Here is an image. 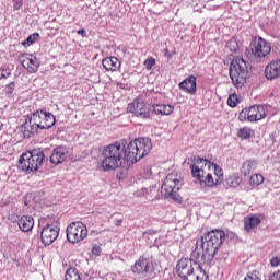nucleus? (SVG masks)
Returning a JSON list of instances; mask_svg holds the SVG:
<instances>
[{
  "instance_id": "nucleus-1",
  "label": "nucleus",
  "mask_w": 280,
  "mask_h": 280,
  "mask_svg": "<svg viewBox=\"0 0 280 280\" xmlns=\"http://www.w3.org/2000/svg\"><path fill=\"white\" fill-rule=\"evenodd\" d=\"M124 143H126V140L116 141L103 149L101 167L104 172L119 170L126 163L135 165L152 151V140L150 138H138L131 140L127 145Z\"/></svg>"
},
{
  "instance_id": "nucleus-2",
  "label": "nucleus",
  "mask_w": 280,
  "mask_h": 280,
  "mask_svg": "<svg viewBox=\"0 0 280 280\" xmlns=\"http://www.w3.org/2000/svg\"><path fill=\"white\" fill-rule=\"evenodd\" d=\"M184 165H189L192 178H196L201 184L203 183L206 187H215V185H222L221 183H218V179H213V175L211 173H209L205 178V167L210 165L209 160L197 156L186 158L184 160Z\"/></svg>"
},
{
  "instance_id": "nucleus-3",
  "label": "nucleus",
  "mask_w": 280,
  "mask_h": 280,
  "mask_svg": "<svg viewBox=\"0 0 280 280\" xmlns=\"http://www.w3.org/2000/svg\"><path fill=\"white\" fill-rule=\"evenodd\" d=\"M224 240H226V233L224 231L212 230L201 236L200 241H197V246H200L202 250H207L212 257H215Z\"/></svg>"
},
{
  "instance_id": "nucleus-4",
  "label": "nucleus",
  "mask_w": 280,
  "mask_h": 280,
  "mask_svg": "<svg viewBox=\"0 0 280 280\" xmlns=\"http://www.w3.org/2000/svg\"><path fill=\"white\" fill-rule=\"evenodd\" d=\"M43 161H45V153L40 149H34L26 153H23L19 161V170L22 172H36L38 167L43 166Z\"/></svg>"
},
{
  "instance_id": "nucleus-5",
  "label": "nucleus",
  "mask_w": 280,
  "mask_h": 280,
  "mask_svg": "<svg viewBox=\"0 0 280 280\" xmlns=\"http://www.w3.org/2000/svg\"><path fill=\"white\" fill-rule=\"evenodd\" d=\"M230 78L236 89H242V86L246 84V78H248V63L244 58L237 57L232 61L230 66Z\"/></svg>"
},
{
  "instance_id": "nucleus-6",
  "label": "nucleus",
  "mask_w": 280,
  "mask_h": 280,
  "mask_svg": "<svg viewBox=\"0 0 280 280\" xmlns=\"http://www.w3.org/2000/svg\"><path fill=\"white\" fill-rule=\"evenodd\" d=\"M183 187V176L178 173H171L166 176L161 187V195L164 198H172V200H178V191Z\"/></svg>"
},
{
  "instance_id": "nucleus-7",
  "label": "nucleus",
  "mask_w": 280,
  "mask_h": 280,
  "mask_svg": "<svg viewBox=\"0 0 280 280\" xmlns=\"http://www.w3.org/2000/svg\"><path fill=\"white\" fill-rule=\"evenodd\" d=\"M67 240L70 244H80L83 240H86L89 235V230L86 229V224L77 221L72 222L67 226L66 230Z\"/></svg>"
},
{
  "instance_id": "nucleus-8",
  "label": "nucleus",
  "mask_w": 280,
  "mask_h": 280,
  "mask_svg": "<svg viewBox=\"0 0 280 280\" xmlns=\"http://www.w3.org/2000/svg\"><path fill=\"white\" fill-rule=\"evenodd\" d=\"M249 49L254 58L261 60L266 56H270L272 45L262 37L255 38L250 42Z\"/></svg>"
},
{
  "instance_id": "nucleus-9",
  "label": "nucleus",
  "mask_w": 280,
  "mask_h": 280,
  "mask_svg": "<svg viewBox=\"0 0 280 280\" xmlns=\"http://www.w3.org/2000/svg\"><path fill=\"white\" fill-rule=\"evenodd\" d=\"M32 121L38 126L39 130H47L56 126V116L45 109H38L32 114Z\"/></svg>"
},
{
  "instance_id": "nucleus-10",
  "label": "nucleus",
  "mask_w": 280,
  "mask_h": 280,
  "mask_svg": "<svg viewBox=\"0 0 280 280\" xmlns=\"http://www.w3.org/2000/svg\"><path fill=\"white\" fill-rule=\"evenodd\" d=\"M128 110L138 119H150L152 117V108L143 101H133L128 105Z\"/></svg>"
},
{
  "instance_id": "nucleus-11",
  "label": "nucleus",
  "mask_w": 280,
  "mask_h": 280,
  "mask_svg": "<svg viewBox=\"0 0 280 280\" xmlns=\"http://www.w3.org/2000/svg\"><path fill=\"white\" fill-rule=\"evenodd\" d=\"M214 256H212L208 250L202 249L198 243H196V248L190 255V260L195 266H202L211 264Z\"/></svg>"
},
{
  "instance_id": "nucleus-12",
  "label": "nucleus",
  "mask_w": 280,
  "mask_h": 280,
  "mask_svg": "<svg viewBox=\"0 0 280 280\" xmlns=\"http://www.w3.org/2000/svg\"><path fill=\"white\" fill-rule=\"evenodd\" d=\"M131 271L133 275L148 277V275L154 273V264L148 258L140 257L131 267Z\"/></svg>"
},
{
  "instance_id": "nucleus-13",
  "label": "nucleus",
  "mask_w": 280,
  "mask_h": 280,
  "mask_svg": "<svg viewBox=\"0 0 280 280\" xmlns=\"http://www.w3.org/2000/svg\"><path fill=\"white\" fill-rule=\"evenodd\" d=\"M18 61L28 73H38V69H40V60L32 54H22L18 57Z\"/></svg>"
},
{
  "instance_id": "nucleus-14",
  "label": "nucleus",
  "mask_w": 280,
  "mask_h": 280,
  "mask_svg": "<svg viewBox=\"0 0 280 280\" xmlns=\"http://www.w3.org/2000/svg\"><path fill=\"white\" fill-rule=\"evenodd\" d=\"M60 235V228L54 224H48L43 228L40 232V238L45 246H51L55 240H58Z\"/></svg>"
},
{
  "instance_id": "nucleus-15",
  "label": "nucleus",
  "mask_w": 280,
  "mask_h": 280,
  "mask_svg": "<svg viewBox=\"0 0 280 280\" xmlns=\"http://www.w3.org/2000/svg\"><path fill=\"white\" fill-rule=\"evenodd\" d=\"M196 266L197 265H195L190 259H180L176 266L178 277H180L182 280H188L189 277L194 275V271L197 268Z\"/></svg>"
},
{
  "instance_id": "nucleus-16",
  "label": "nucleus",
  "mask_w": 280,
  "mask_h": 280,
  "mask_svg": "<svg viewBox=\"0 0 280 280\" xmlns=\"http://www.w3.org/2000/svg\"><path fill=\"white\" fill-rule=\"evenodd\" d=\"M248 121H260L268 115V109L264 105H253L247 108Z\"/></svg>"
},
{
  "instance_id": "nucleus-17",
  "label": "nucleus",
  "mask_w": 280,
  "mask_h": 280,
  "mask_svg": "<svg viewBox=\"0 0 280 280\" xmlns=\"http://www.w3.org/2000/svg\"><path fill=\"white\" fill-rule=\"evenodd\" d=\"M266 80H277L280 78V59L270 61L265 68Z\"/></svg>"
},
{
  "instance_id": "nucleus-18",
  "label": "nucleus",
  "mask_w": 280,
  "mask_h": 280,
  "mask_svg": "<svg viewBox=\"0 0 280 280\" xmlns=\"http://www.w3.org/2000/svg\"><path fill=\"white\" fill-rule=\"evenodd\" d=\"M178 89H180V91H185V93H189L190 95H196V77L190 75L178 84Z\"/></svg>"
},
{
  "instance_id": "nucleus-19",
  "label": "nucleus",
  "mask_w": 280,
  "mask_h": 280,
  "mask_svg": "<svg viewBox=\"0 0 280 280\" xmlns=\"http://www.w3.org/2000/svg\"><path fill=\"white\" fill-rule=\"evenodd\" d=\"M65 161H67V149L65 147L55 148L50 155V162L54 165H60V163H65Z\"/></svg>"
},
{
  "instance_id": "nucleus-20",
  "label": "nucleus",
  "mask_w": 280,
  "mask_h": 280,
  "mask_svg": "<svg viewBox=\"0 0 280 280\" xmlns=\"http://www.w3.org/2000/svg\"><path fill=\"white\" fill-rule=\"evenodd\" d=\"M38 125L32 120V116L22 125V132L24 135V139H30L32 135H36L38 132Z\"/></svg>"
},
{
  "instance_id": "nucleus-21",
  "label": "nucleus",
  "mask_w": 280,
  "mask_h": 280,
  "mask_svg": "<svg viewBox=\"0 0 280 280\" xmlns=\"http://www.w3.org/2000/svg\"><path fill=\"white\" fill-rule=\"evenodd\" d=\"M102 65L106 71H118V69H121V61L117 57H107L103 59Z\"/></svg>"
},
{
  "instance_id": "nucleus-22",
  "label": "nucleus",
  "mask_w": 280,
  "mask_h": 280,
  "mask_svg": "<svg viewBox=\"0 0 280 280\" xmlns=\"http://www.w3.org/2000/svg\"><path fill=\"white\" fill-rule=\"evenodd\" d=\"M18 225L24 233H30L34 229V218L32 215H23L18 221Z\"/></svg>"
},
{
  "instance_id": "nucleus-23",
  "label": "nucleus",
  "mask_w": 280,
  "mask_h": 280,
  "mask_svg": "<svg viewBox=\"0 0 280 280\" xmlns=\"http://www.w3.org/2000/svg\"><path fill=\"white\" fill-rule=\"evenodd\" d=\"M259 224H261V219H259L257 215H248L244 220V229L247 231V233H250L253 229H257Z\"/></svg>"
},
{
  "instance_id": "nucleus-24",
  "label": "nucleus",
  "mask_w": 280,
  "mask_h": 280,
  "mask_svg": "<svg viewBox=\"0 0 280 280\" xmlns=\"http://www.w3.org/2000/svg\"><path fill=\"white\" fill-rule=\"evenodd\" d=\"M153 113L155 115H162V116L172 115V113H174V106L170 104H156V105H153Z\"/></svg>"
},
{
  "instance_id": "nucleus-25",
  "label": "nucleus",
  "mask_w": 280,
  "mask_h": 280,
  "mask_svg": "<svg viewBox=\"0 0 280 280\" xmlns=\"http://www.w3.org/2000/svg\"><path fill=\"white\" fill-rule=\"evenodd\" d=\"M255 170H257V161L247 160L243 163L241 167V174H243L244 176H250V174H253Z\"/></svg>"
},
{
  "instance_id": "nucleus-26",
  "label": "nucleus",
  "mask_w": 280,
  "mask_h": 280,
  "mask_svg": "<svg viewBox=\"0 0 280 280\" xmlns=\"http://www.w3.org/2000/svg\"><path fill=\"white\" fill-rule=\"evenodd\" d=\"M187 280H209V276L207 271L202 269L200 265H196V269L194 270L192 275L189 276Z\"/></svg>"
},
{
  "instance_id": "nucleus-27",
  "label": "nucleus",
  "mask_w": 280,
  "mask_h": 280,
  "mask_svg": "<svg viewBox=\"0 0 280 280\" xmlns=\"http://www.w3.org/2000/svg\"><path fill=\"white\" fill-rule=\"evenodd\" d=\"M225 184L228 187H240V185H242V177H240L237 174H233L225 179Z\"/></svg>"
},
{
  "instance_id": "nucleus-28",
  "label": "nucleus",
  "mask_w": 280,
  "mask_h": 280,
  "mask_svg": "<svg viewBox=\"0 0 280 280\" xmlns=\"http://www.w3.org/2000/svg\"><path fill=\"white\" fill-rule=\"evenodd\" d=\"M210 164H208L209 167H212L214 170V174L217 175V183H221L224 180V171L222 170V167H220L219 165L209 162Z\"/></svg>"
},
{
  "instance_id": "nucleus-29",
  "label": "nucleus",
  "mask_w": 280,
  "mask_h": 280,
  "mask_svg": "<svg viewBox=\"0 0 280 280\" xmlns=\"http://www.w3.org/2000/svg\"><path fill=\"white\" fill-rule=\"evenodd\" d=\"M264 183V175L261 174H254L249 178V185L250 187H259Z\"/></svg>"
},
{
  "instance_id": "nucleus-30",
  "label": "nucleus",
  "mask_w": 280,
  "mask_h": 280,
  "mask_svg": "<svg viewBox=\"0 0 280 280\" xmlns=\"http://www.w3.org/2000/svg\"><path fill=\"white\" fill-rule=\"evenodd\" d=\"M39 36L40 35L38 33L30 35L25 40L22 42V47H31V45H34V43L38 40Z\"/></svg>"
},
{
  "instance_id": "nucleus-31",
  "label": "nucleus",
  "mask_w": 280,
  "mask_h": 280,
  "mask_svg": "<svg viewBox=\"0 0 280 280\" xmlns=\"http://www.w3.org/2000/svg\"><path fill=\"white\" fill-rule=\"evenodd\" d=\"M253 135V129H250V127H243L238 130V137L240 139H250Z\"/></svg>"
},
{
  "instance_id": "nucleus-32",
  "label": "nucleus",
  "mask_w": 280,
  "mask_h": 280,
  "mask_svg": "<svg viewBox=\"0 0 280 280\" xmlns=\"http://www.w3.org/2000/svg\"><path fill=\"white\" fill-rule=\"evenodd\" d=\"M65 280H81L80 273L75 269L70 268L66 271Z\"/></svg>"
},
{
  "instance_id": "nucleus-33",
  "label": "nucleus",
  "mask_w": 280,
  "mask_h": 280,
  "mask_svg": "<svg viewBox=\"0 0 280 280\" xmlns=\"http://www.w3.org/2000/svg\"><path fill=\"white\" fill-rule=\"evenodd\" d=\"M237 104H240V98L237 97V95L236 94L230 95L228 98V106H230L231 108H235Z\"/></svg>"
},
{
  "instance_id": "nucleus-34",
  "label": "nucleus",
  "mask_w": 280,
  "mask_h": 280,
  "mask_svg": "<svg viewBox=\"0 0 280 280\" xmlns=\"http://www.w3.org/2000/svg\"><path fill=\"white\" fill-rule=\"evenodd\" d=\"M14 89H16V83L10 82L9 84H7L4 89V93L7 97H12V94L14 93Z\"/></svg>"
},
{
  "instance_id": "nucleus-35",
  "label": "nucleus",
  "mask_w": 280,
  "mask_h": 280,
  "mask_svg": "<svg viewBox=\"0 0 280 280\" xmlns=\"http://www.w3.org/2000/svg\"><path fill=\"white\" fill-rule=\"evenodd\" d=\"M152 191V188L148 189V188H141L138 189L133 192V196H136V198H143V196H148V194H150Z\"/></svg>"
},
{
  "instance_id": "nucleus-36",
  "label": "nucleus",
  "mask_w": 280,
  "mask_h": 280,
  "mask_svg": "<svg viewBox=\"0 0 280 280\" xmlns=\"http://www.w3.org/2000/svg\"><path fill=\"white\" fill-rule=\"evenodd\" d=\"M244 280H261V273L257 270L249 272Z\"/></svg>"
},
{
  "instance_id": "nucleus-37",
  "label": "nucleus",
  "mask_w": 280,
  "mask_h": 280,
  "mask_svg": "<svg viewBox=\"0 0 280 280\" xmlns=\"http://www.w3.org/2000/svg\"><path fill=\"white\" fill-rule=\"evenodd\" d=\"M12 75V71L8 68H0V80H8Z\"/></svg>"
},
{
  "instance_id": "nucleus-38",
  "label": "nucleus",
  "mask_w": 280,
  "mask_h": 280,
  "mask_svg": "<svg viewBox=\"0 0 280 280\" xmlns=\"http://www.w3.org/2000/svg\"><path fill=\"white\" fill-rule=\"evenodd\" d=\"M156 65V59L153 57H149L148 59L144 60V67L148 69V71L152 70V67Z\"/></svg>"
},
{
  "instance_id": "nucleus-39",
  "label": "nucleus",
  "mask_w": 280,
  "mask_h": 280,
  "mask_svg": "<svg viewBox=\"0 0 280 280\" xmlns=\"http://www.w3.org/2000/svg\"><path fill=\"white\" fill-rule=\"evenodd\" d=\"M238 119L240 121H248V108H244L240 114H238Z\"/></svg>"
},
{
  "instance_id": "nucleus-40",
  "label": "nucleus",
  "mask_w": 280,
  "mask_h": 280,
  "mask_svg": "<svg viewBox=\"0 0 280 280\" xmlns=\"http://www.w3.org/2000/svg\"><path fill=\"white\" fill-rule=\"evenodd\" d=\"M13 1V10H21L23 8V0H12Z\"/></svg>"
},
{
  "instance_id": "nucleus-41",
  "label": "nucleus",
  "mask_w": 280,
  "mask_h": 280,
  "mask_svg": "<svg viewBox=\"0 0 280 280\" xmlns=\"http://www.w3.org/2000/svg\"><path fill=\"white\" fill-rule=\"evenodd\" d=\"M270 264H271V266H272L273 268H277V266L280 265V258H279V257H273V258L271 259Z\"/></svg>"
},
{
  "instance_id": "nucleus-42",
  "label": "nucleus",
  "mask_w": 280,
  "mask_h": 280,
  "mask_svg": "<svg viewBox=\"0 0 280 280\" xmlns=\"http://www.w3.org/2000/svg\"><path fill=\"white\" fill-rule=\"evenodd\" d=\"M93 255L100 256L102 254V248L95 245L92 249Z\"/></svg>"
},
{
  "instance_id": "nucleus-43",
  "label": "nucleus",
  "mask_w": 280,
  "mask_h": 280,
  "mask_svg": "<svg viewBox=\"0 0 280 280\" xmlns=\"http://www.w3.org/2000/svg\"><path fill=\"white\" fill-rule=\"evenodd\" d=\"M268 280H280V270L273 272Z\"/></svg>"
},
{
  "instance_id": "nucleus-44",
  "label": "nucleus",
  "mask_w": 280,
  "mask_h": 280,
  "mask_svg": "<svg viewBox=\"0 0 280 280\" xmlns=\"http://www.w3.org/2000/svg\"><path fill=\"white\" fill-rule=\"evenodd\" d=\"M121 224H124V220L122 219H116L115 226H121Z\"/></svg>"
},
{
  "instance_id": "nucleus-45",
  "label": "nucleus",
  "mask_w": 280,
  "mask_h": 280,
  "mask_svg": "<svg viewBox=\"0 0 280 280\" xmlns=\"http://www.w3.org/2000/svg\"><path fill=\"white\" fill-rule=\"evenodd\" d=\"M78 34L84 36V34H86V31H84V28H81L78 31Z\"/></svg>"
},
{
  "instance_id": "nucleus-46",
  "label": "nucleus",
  "mask_w": 280,
  "mask_h": 280,
  "mask_svg": "<svg viewBox=\"0 0 280 280\" xmlns=\"http://www.w3.org/2000/svg\"><path fill=\"white\" fill-rule=\"evenodd\" d=\"M3 130V124H0V132Z\"/></svg>"
}]
</instances>
